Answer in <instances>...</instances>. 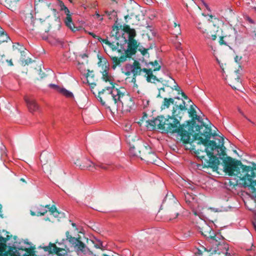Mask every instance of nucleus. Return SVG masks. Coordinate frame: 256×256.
Masks as SVG:
<instances>
[{"label":"nucleus","instance_id":"nucleus-1","mask_svg":"<svg viewBox=\"0 0 256 256\" xmlns=\"http://www.w3.org/2000/svg\"><path fill=\"white\" fill-rule=\"evenodd\" d=\"M110 34L115 38V41L110 42L108 40L100 38V42L102 43L104 48L108 46L114 50L118 52H124L126 56H120V58L113 57L112 60L116 65L124 62L127 58H130L134 54L138 46L139 43L134 40L136 36V32L134 29L130 28L128 26L122 28L114 26Z\"/></svg>","mask_w":256,"mask_h":256},{"label":"nucleus","instance_id":"nucleus-2","mask_svg":"<svg viewBox=\"0 0 256 256\" xmlns=\"http://www.w3.org/2000/svg\"><path fill=\"white\" fill-rule=\"evenodd\" d=\"M209 135L208 133H200L194 136V140L197 144L194 152L204 165L214 168L219 165V159L224 156L226 148L222 136L218 139L219 144L217 146L216 142L209 140Z\"/></svg>","mask_w":256,"mask_h":256},{"label":"nucleus","instance_id":"nucleus-3","mask_svg":"<svg viewBox=\"0 0 256 256\" xmlns=\"http://www.w3.org/2000/svg\"><path fill=\"white\" fill-rule=\"evenodd\" d=\"M224 171L236 180V184L242 187H250L252 196L256 198V179L254 169L249 166H238L234 162H230L224 163Z\"/></svg>","mask_w":256,"mask_h":256},{"label":"nucleus","instance_id":"nucleus-4","mask_svg":"<svg viewBox=\"0 0 256 256\" xmlns=\"http://www.w3.org/2000/svg\"><path fill=\"white\" fill-rule=\"evenodd\" d=\"M99 66L102 64V78L106 82H109L112 86L106 88L108 93L111 94L115 104H117L118 108L123 112H130L134 106V102L132 98L129 96H124V94L119 90L114 88L112 84L114 79L108 72L109 64L106 59L100 60L98 62Z\"/></svg>","mask_w":256,"mask_h":256},{"label":"nucleus","instance_id":"nucleus-5","mask_svg":"<svg viewBox=\"0 0 256 256\" xmlns=\"http://www.w3.org/2000/svg\"><path fill=\"white\" fill-rule=\"evenodd\" d=\"M142 70L147 74V80L150 82L151 78L154 76L152 70L146 68L142 69L140 64L136 60H134L132 64H126L122 68V72L124 74L128 77H133L132 82H136L134 77L140 75Z\"/></svg>","mask_w":256,"mask_h":256},{"label":"nucleus","instance_id":"nucleus-6","mask_svg":"<svg viewBox=\"0 0 256 256\" xmlns=\"http://www.w3.org/2000/svg\"><path fill=\"white\" fill-rule=\"evenodd\" d=\"M176 116H169L168 119L162 117V132L181 133L184 125H180V122L176 118Z\"/></svg>","mask_w":256,"mask_h":256},{"label":"nucleus","instance_id":"nucleus-7","mask_svg":"<svg viewBox=\"0 0 256 256\" xmlns=\"http://www.w3.org/2000/svg\"><path fill=\"white\" fill-rule=\"evenodd\" d=\"M180 89V87L174 80L170 77L167 80L166 84L164 85V87L158 89V96L162 98L166 96L165 93L169 94L174 90L178 91Z\"/></svg>","mask_w":256,"mask_h":256},{"label":"nucleus","instance_id":"nucleus-8","mask_svg":"<svg viewBox=\"0 0 256 256\" xmlns=\"http://www.w3.org/2000/svg\"><path fill=\"white\" fill-rule=\"evenodd\" d=\"M33 252L30 248H11L8 254L10 256H32Z\"/></svg>","mask_w":256,"mask_h":256},{"label":"nucleus","instance_id":"nucleus-9","mask_svg":"<svg viewBox=\"0 0 256 256\" xmlns=\"http://www.w3.org/2000/svg\"><path fill=\"white\" fill-rule=\"evenodd\" d=\"M200 232L206 238L214 240L216 241V234L212 228L209 226L206 222H203L201 224V227H200Z\"/></svg>","mask_w":256,"mask_h":256},{"label":"nucleus","instance_id":"nucleus-10","mask_svg":"<svg viewBox=\"0 0 256 256\" xmlns=\"http://www.w3.org/2000/svg\"><path fill=\"white\" fill-rule=\"evenodd\" d=\"M24 101L26 104L28 111L30 113L34 114V112L39 111L40 106L35 100L26 96L24 97Z\"/></svg>","mask_w":256,"mask_h":256},{"label":"nucleus","instance_id":"nucleus-11","mask_svg":"<svg viewBox=\"0 0 256 256\" xmlns=\"http://www.w3.org/2000/svg\"><path fill=\"white\" fill-rule=\"evenodd\" d=\"M146 128L150 130H153L156 128L162 130V117H158L154 120H148L146 121Z\"/></svg>","mask_w":256,"mask_h":256},{"label":"nucleus","instance_id":"nucleus-12","mask_svg":"<svg viewBox=\"0 0 256 256\" xmlns=\"http://www.w3.org/2000/svg\"><path fill=\"white\" fill-rule=\"evenodd\" d=\"M186 109L185 102L182 100L181 104L179 105L175 104L173 107L172 115L174 116L181 117L182 111Z\"/></svg>","mask_w":256,"mask_h":256},{"label":"nucleus","instance_id":"nucleus-13","mask_svg":"<svg viewBox=\"0 0 256 256\" xmlns=\"http://www.w3.org/2000/svg\"><path fill=\"white\" fill-rule=\"evenodd\" d=\"M72 244L78 254L86 253V252L88 248L86 245L78 239L76 238V242H73Z\"/></svg>","mask_w":256,"mask_h":256},{"label":"nucleus","instance_id":"nucleus-14","mask_svg":"<svg viewBox=\"0 0 256 256\" xmlns=\"http://www.w3.org/2000/svg\"><path fill=\"white\" fill-rule=\"evenodd\" d=\"M190 126L189 124L188 126H184V128L181 133H177L181 137V140L184 143H188L190 141V136L188 133L186 131L187 130H189Z\"/></svg>","mask_w":256,"mask_h":256},{"label":"nucleus","instance_id":"nucleus-15","mask_svg":"<svg viewBox=\"0 0 256 256\" xmlns=\"http://www.w3.org/2000/svg\"><path fill=\"white\" fill-rule=\"evenodd\" d=\"M197 28L200 30L204 34V37L208 40H216L217 38L216 32L213 33L211 32H206V30H204L203 28L200 26V24H198V26Z\"/></svg>","mask_w":256,"mask_h":256},{"label":"nucleus","instance_id":"nucleus-16","mask_svg":"<svg viewBox=\"0 0 256 256\" xmlns=\"http://www.w3.org/2000/svg\"><path fill=\"white\" fill-rule=\"evenodd\" d=\"M171 33L178 38V36L181 34V29L180 24L177 23L176 21L174 22L172 25Z\"/></svg>","mask_w":256,"mask_h":256},{"label":"nucleus","instance_id":"nucleus-17","mask_svg":"<svg viewBox=\"0 0 256 256\" xmlns=\"http://www.w3.org/2000/svg\"><path fill=\"white\" fill-rule=\"evenodd\" d=\"M66 16L64 20L66 25L72 32H76L78 30L77 28H75L74 24L72 22L71 14H66Z\"/></svg>","mask_w":256,"mask_h":256},{"label":"nucleus","instance_id":"nucleus-18","mask_svg":"<svg viewBox=\"0 0 256 256\" xmlns=\"http://www.w3.org/2000/svg\"><path fill=\"white\" fill-rule=\"evenodd\" d=\"M66 16L64 20L66 25L72 32H76L78 30L77 28H75L74 24L72 22L71 14H66Z\"/></svg>","mask_w":256,"mask_h":256},{"label":"nucleus","instance_id":"nucleus-19","mask_svg":"<svg viewBox=\"0 0 256 256\" xmlns=\"http://www.w3.org/2000/svg\"><path fill=\"white\" fill-rule=\"evenodd\" d=\"M34 211H31V214L33 216L44 215L48 212L46 206H37L34 209Z\"/></svg>","mask_w":256,"mask_h":256},{"label":"nucleus","instance_id":"nucleus-20","mask_svg":"<svg viewBox=\"0 0 256 256\" xmlns=\"http://www.w3.org/2000/svg\"><path fill=\"white\" fill-rule=\"evenodd\" d=\"M174 104V100L173 98H164V102L162 106V109H166L168 108L170 104Z\"/></svg>","mask_w":256,"mask_h":256},{"label":"nucleus","instance_id":"nucleus-21","mask_svg":"<svg viewBox=\"0 0 256 256\" xmlns=\"http://www.w3.org/2000/svg\"><path fill=\"white\" fill-rule=\"evenodd\" d=\"M47 250L51 253H58L60 250V248H57L55 244H50L46 248Z\"/></svg>","mask_w":256,"mask_h":256},{"label":"nucleus","instance_id":"nucleus-22","mask_svg":"<svg viewBox=\"0 0 256 256\" xmlns=\"http://www.w3.org/2000/svg\"><path fill=\"white\" fill-rule=\"evenodd\" d=\"M58 92L67 98H72L74 96V95L72 92L64 88H60Z\"/></svg>","mask_w":256,"mask_h":256},{"label":"nucleus","instance_id":"nucleus-23","mask_svg":"<svg viewBox=\"0 0 256 256\" xmlns=\"http://www.w3.org/2000/svg\"><path fill=\"white\" fill-rule=\"evenodd\" d=\"M86 166H84V168L88 169L90 170L93 171L96 169V166L92 161L90 160H86Z\"/></svg>","mask_w":256,"mask_h":256},{"label":"nucleus","instance_id":"nucleus-24","mask_svg":"<svg viewBox=\"0 0 256 256\" xmlns=\"http://www.w3.org/2000/svg\"><path fill=\"white\" fill-rule=\"evenodd\" d=\"M58 6L61 10H64L66 14H70L68 8L64 5V2L60 0H58Z\"/></svg>","mask_w":256,"mask_h":256},{"label":"nucleus","instance_id":"nucleus-25","mask_svg":"<svg viewBox=\"0 0 256 256\" xmlns=\"http://www.w3.org/2000/svg\"><path fill=\"white\" fill-rule=\"evenodd\" d=\"M6 245L4 243H0V256H7L6 252Z\"/></svg>","mask_w":256,"mask_h":256},{"label":"nucleus","instance_id":"nucleus-26","mask_svg":"<svg viewBox=\"0 0 256 256\" xmlns=\"http://www.w3.org/2000/svg\"><path fill=\"white\" fill-rule=\"evenodd\" d=\"M46 208L51 214H53L54 216H57L58 214V212L54 206H50L49 205L46 206Z\"/></svg>","mask_w":256,"mask_h":256},{"label":"nucleus","instance_id":"nucleus-27","mask_svg":"<svg viewBox=\"0 0 256 256\" xmlns=\"http://www.w3.org/2000/svg\"><path fill=\"white\" fill-rule=\"evenodd\" d=\"M224 40V45L229 46V44H232L234 41V37L231 36H222Z\"/></svg>","mask_w":256,"mask_h":256},{"label":"nucleus","instance_id":"nucleus-28","mask_svg":"<svg viewBox=\"0 0 256 256\" xmlns=\"http://www.w3.org/2000/svg\"><path fill=\"white\" fill-rule=\"evenodd\" d=\"M94 246L96 248H100L102 250L104 249V246H103L102 242L98 240H96L93 242Z\"/></svg>","mask_w":256,"mask_h":256},{"label":"nucleus","instance_id":"nucleus-29","mask_svg":"<svg viewBox=\"0 0 256 256\" xmlns=\"http://www.w3.org/2000/svg\"><path fill=\"white\" fill-rule=\"evenodd\" d=\"M66 240H68L70 244H72L73 242H76V238L72 237V236H70L68 232H66Z\"/></svg>","mask_w":256,"mask_h":256},{"label":"nucleus","instance_id":"nucleus-30","mask_svg":"<svg viewBox=\"0 0 256 256\" xmlns=\"http://www.w3.org/2000/svg\"><path fill=\"white\" fill-rule=\"evenodd\" d=\"M49 86L51 88L56 90L58 92H59L60 89V88L54 84H50Z\"/></svg>","mask_w":256,"mask_h":256},{"label":"nucleus","instance_id":"nucleus-31","mask_svg":"<svg viewBox=\"0 0 256 256\" xmlns=\"http://www.w3.org/2000/svg\"><path fill=\"white\" fill-rule=\"evenodd\" d=\"M94 16L96 18H98L100 21H102L103 20V17L102 16H100L98 12H96Z\"/></svg>","mask_w":256,"mask_h":256},{"label":"nucleus","instance_id":"nucleus-32","mask_svg":"<svg viewBox=\"0 0 256 256\" xmlns=\"http://www.w3.org/2000/svg\"><path fill=\"white\" fill-rule=\"evenodd\" d=\"M176 40H177V42L176 44V48L178 50H180L181 48H180V45H181V42L178 40V39L177 38H176Z\"/></svg>","mask_w":256,"mask_h":256},{"label":"nucleus","instance_id":"nucleus-33","mask_svg":"<svg viewBox=\"0 0 256 256\" xmlns=\"http://www.w3.org/2000/svg\"><path fill=\"white\" fill-rule=\"evenodd\" d=\"M242 57L241 56H236L235 58H234V60H235V62H236L237 63H238L240 64V62L242 60Z\"/></svg>","mask_w":256,"mask_h":256},{"label":"nucleus","instance_id":"nucleus-34","mask_svg":"<svg viewBox=\"0 0 256 256\" xmlns=\"http://www.w3.org/2000/svg\"><path fill=\"white\" fill-rule=\"evenodd\" d=\"M219 42H220V45H223V44H224V38H223V37H222L220 40V41H219Z\"/></svg>","mask_w":256,"mask_h":256},{"label":"nucleus","instance_id":"nucleus-35","mask_svg":"<svg viewBox=\"0 0 256 256\" xmlns=\"http://www.w3.org/2000/svg\"><path fill=\"white\" fill-rule=\"evenodd\" d=\"M208 44L210 48L212 50L214 51V52L216 50V47L210 45L209 44V43H208Z\"/></svg>","mask_w":256,"mask_h":256},{"label":"nucleus","instance_id":"nucleus-36","mask_svg":"<svg viewBox=\"0 0 256 256\" xmlns=\"http://www.w3.org/2000/svg\"><path fill=\"white\" fill-rule=\"evenodd\" d=\"M45 156L44 154H41L40 156V159L42 162L44 161L45 159Z\"/></svg>","mask_w":256,"mask_h":256},{"label":"nucleus","instance_id":"nucleus-37","mask_svg":"<svg viewBox=\"0 0 256 256\" xmlns=\"http://www.w3.org/2000/svg\"><path fill=\"white\" fill-rule=\"evenodd\" d=\"M134 148H131L130 149V152H131L132 154L133 155L135 156L136 155V154H135L134 152Z\"/></svg>","mask_w":256,"mask_h":256},{"label":"nucleus","instance_id":"nucleus-38","mask_svg":"<svg viewBox=\"0 0 256 256\" xmlns=\"http://www.w3.org/2000/svg\"><path fill=\"white\" fill-rule=\"evenodd\" d=\"M147 53V50L146 49H144L142 51V54L143 55H144L146 54Z\"/></svg>","mask_w":256,"mask_h":256},{"label":"nucleus","instance_id":"nucleus-39","mask_svg":"<svg viewBox=\"0 0 256 256\" xmlns=\"http://www.w3.org/2000/svg\"><path fill=\"white\" fill-rule=\"evenodd\" d=\"M8 64L10 66H12L13 64H12V60H10L8 61Z\"/></svg>","mask_w":256,"mask_h":256},{"label":"nucleus","instance_id":"nucleus-40","mask_svg":"<svg viewBox=\"0 0 256 256\" xmlns=\"http://www.w3.org/2000/svg\"><path fill=\"white\" fill-rule=\"evenodd\" d=\"M22 62L23 64H27L28 63V62L27 60L24 61L23 60H22Z\"/></svg>","mask_w":256,"mask_h":256},{"label":"nucleus","instance_id":"nucleus-41","mask_svg":"<svg viewBox=\"0 0 256 256\" xmlns=\"http://www.w3.org/2000/svg\"><path fill=\"white\" fill-rule=\"evenodd\" d=\"M209 16L208 20H210V18L212 19L213 18V16L212 15L209 16Z\"/></svg>","mask_w":256,"mask_h":256},{"label":"nucleus","instance_id":"nucleus-42","mask_svg":"<svg viewBox=\"0 0 256 256\" xmlns=\"http://www.w3.org/2000/svg\"><path fill=\"white\" fill-rule=\"evenodd\" d=\"M178 213H176V214L175 216H174V218H176L178 216Z\"/></svg>","mask_w":256,"mask_h":256},{"label":"nucleus","instance_id":"nucleus-43","mask_svg":"<svg viewBox=\"0 0 256 256\" xmlns=\"http://www.w3.org/2000/svg\"><path fill=\"white\" fill-rule=\"evenodd\" d=\"M145 104H146L145 106H146V105H148V101L146 100V102H145Z\"/></svg>","mask_w":256,"mask_h":256},{"label":"nucleus","instance_id":"nucleus-44","mask_svg":"<svg viewBox=\"0 0 256 256\" xmlns=\"http://www.w3.org/2000/svg\"><path fill=\"white\" fill-rule=\"evenodd\" d=\"M145 104H146L145 106H146V105H148V101L146 100V102H145Z\"/></svg>","mask_w":256,"mask_h":256},{"label":"nucleus","instance_id":"nucleus-45","mask_svg":"<svg viewBox=\"0 0 256 256\" xmlns=\"http://www.w3.org/2000/svg\"><path fill=\"white\" fill-rule=\"evenodd\" d=\"M90 35H92L93 37H94V38L95 37V35H94V34H92V33H90Z\"/></svg>","mask_w":256,"mask_h":256},{"label":"nucleus","instance_id":"nucleus-46","mask_svg":"<svg viewBox=\"0 0 256 256\" xmlns=\"http://www.w3.org/2000/svg\"><path fill=\"white\" fill-rule=\"evenodd\" d=\"M226 256H230V254H228V252H226Z\"/></svg>","mask_w":256,"mask_h":256},{"label":"nucleus","instance_id":"nucleus-47","mask_svg":"<svg viewBox=\"0 0 256 256\" xmlns=\"http://www.w3.org/2000/svg\"><path fill=\"white\" fill-rule=\"evenodd\" d=\"M182 92V95L184 96H186V95H185V94H184V92Z\"/></svg>","mask_w":256,"mask_h":256},{"label":"nucleus","instance_id":"nucleus-48","mask_svg":"<svg viewBox=\"0 0 256 256\" xmlns=\"http://www.w3.org/2000/svg\"><path fill=\"white\" fill-rule=\"evenodd\" d=\"M238 111L239 112L242 114H244L242 112V111L240 110H238Z\"/></svg>","mask_w":256,"mask_h":256},{"label":"nucleus","instance_id":"nucleus-49","mask_svg":"<svg viewBox=\"0 0 256 256\" xmlns=\"http://www.w3.org/2000/svg\"><path fill=\"white\" fill-rule=\"evenodd\" d=\"M2 208V206L0 205V214H1V209Z\"/></svg>","mask_w":256,"mask_h":256},{"label":"nucleus","instance_id":"nucleus-50","mask_svg":"<svg viewBox=\"0 0 256 256\" xmlns=\"http://www.w3.org/2000/svg\"><path fill=\"white\" fill-rule=\"evenodd\" d=\"M204 5L208 9V6L206 4H204Z\"/></svg>","mask_w":256,"mask_h":256},{"label":"nucleus","instance_id":"nucleus-51","mask_svg":"<svg viewBox=\"0 0 256 256\" xmlns=\"http://www.w3.org/2000/svg\"><path fill=\"white\" fill-rule=\"evenodd\" d=\"M2 35L6 36V34H4V33H2Z\"/></svg>","mask_w":256,"mask_h":256},{"label":"nucleus","instance_id":"nucleus-52","mask_svg":"<svg viewBox=\"0 0 256 256\" xmlns=\"http://www.w3.org/2000/svg\"><path fill=\"white\" fill-rule=\"evenodd\" d=\"M72 226H76V224H74V223H73V224H72Z\"/></svg>","mask_w":256,"mask_h":256},{"label":"nucleus","instance_id":"nucleus-53","mask_svg":"<svg viewBox=\"0 0 256 256\" xmlns=\"http://www.w3.org/2000/svg\"><path fill=\"white\" fill-rule=\"evenodd\" d=\"M100 166L102 168H105V167H103V166Z\"/></svg>","mask_w":256,"mask_h":256},{"label":"nucleus","instance_id":"nucleus-54","mask_svg":"<svg viewBox=\"0 0 256 256\" xmlns=\"http://www.w3.org/2000/svg\"><path fill=\"white\" fill-rule=\"evenodd\" d=\"M194 212L196 214H197V213L195 211H194Z\"/></svg>","mask_w":256,"mask_h":256},{"label":"nucleus","instance_id":"nucleus-55","mask_svg":"<svg viewBox=\"0 0 256 256\" xmlns=\"http://www.w3.org/2000/svg\"><path fill=\"white\" fill-rule=\"evenodd\" d=\"M21 180H22V181H24V180L22 178V179H21Z\"/></svg>","mask_w":256,"mask_h":256},{"label":"nucleus","instance_id":"nucleus-56","mask_svg":"<svg viewBox=\"0 0 256 256\" xmlns=\"http://www.w3.org/2000/svg\"><path fill=\"white\" fill-rule=\"evenodd\" d=\"M254 228H255V229L256 230V226H254Z\"/></svg>","mask_w":256,"mask_h":256},{"label":"nucleus","instance_id":"nucleus-57","mask_svg":"<svg viewBox=\"0 0 256 256\" xmlns=\"http://www.w3.org/2000/svg\"><path fill=\"white\" fill-rule=\"evenodd\" d=\"M202 256V255H200V256Z\"/></svg>","mask_w":256,"mask_h":256}]
</instances>
